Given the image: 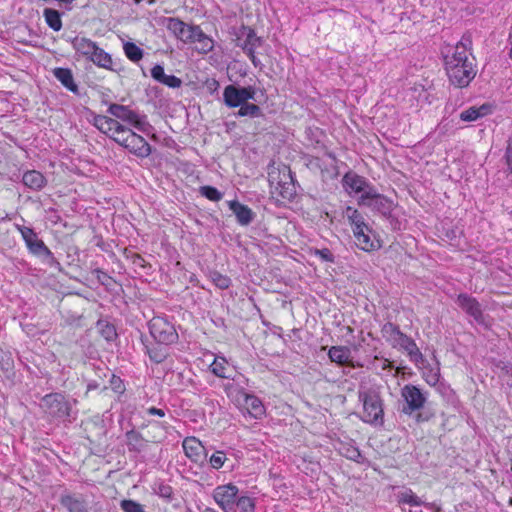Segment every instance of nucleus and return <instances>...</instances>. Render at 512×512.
I'll return each mask as SVG.
<instances>
[{
  "instance_id": "29",
  "label": "nucleus",
  "mask_w": 512,
  "mask_h": 512,
  "mask_svg": "<svg viewBox=\"0 0 512 512\" xmlns=\"http://www.w3.org/2000/svg\"><path fill=\"white\" fill-rule=\"evenodd\" d=\"M399 350H403L404 352H406L410 360L414 362L416 365H419V363L424 362V357L421 351L419 350L415 341L411 339L409 336L404 341L403 346Z\"/></svg>"
},
{
  "instance_id": "25",
  "label": "nucleus",
  "mask_w": 512,
  "mask_h": 512,
  "mask_svg": "<svg viewBox=\"0 0 512 512\" xmlns=\"http://www.w3.org/2000/svg\"><path fill=\"white\" fill-rule=\"evenodd\" d=\"M422 365V377L426 383L430 386H436L440 380V363L435 359L434 364L426 362L424 359Z\"/></svg>"
},
{
  "instance_id": "46",
  "label": "nucleus",
  "mask_w": 512,
  "mask_h": 512,
  "mask_svg": "<svg viewBox=\"0 0 512 512\" xmlns=\"http://www.w3.org/2000/svg\"><path fill=\"white\" fill-rule=\"evenodd\" d=\"M147 353L152 361L155 363H161L165 360L167 352L162 348H149L147 347Z\"/></svg>"
},
{
  "instance_id": "42",
  "label": "nucleus",
  "mask_w": 512,
  "mask_h": 512,
  "mask_svg": "<svg viewBox=\"0 0 512 512\" xmlns=\"http://www.w3.org/2000/svg\"><path fill=\"white\" fill-rule=\"evenodd\" d=\"M200 194L211 201H219L222 199V193L212 186H202L200 187Z\"/></svg>"
},
{
  "instance_id": "15",
  "label": "nucleus",
  "mask_w": 512,
  "mask_h": 512,
  "mask_svg": "<svg viewBox=\"0 0 512 512\" xmlns=\"http://www.w3.org/2000/svg\"><path fill=\"white\" fill-rule=\"evenodd\" d=\"M167 29L175 35V37L184 43H192L194 34L199 26L188 25L178 18H169L167 21Z\"/></svg>"
},
{
  "instance_id": "24",
  "label": "nucleus",
  "mask_w": 512,
  "mask_h": 512,
  "mask_svg": "<svg viewBox=\"0 0 512 512\" xmlns=\"http://www.w3.org/2000/svg\"><path fill=\"white\" fill-rule=\"evenodd\" d=\"M151 76L154 80L158 81L161 84H164L170 88H179L182 84L180 78L174 75H167L164 71L163 66L155 65L151 69Z\"/></svg>"
},
{
  "instance_id": "50",
  "label": "nucleus",
  "mask_w": 512,
  "mask_h": 512,
  "mask_svg": "<svg viewBox=\"0 0 512 512\" xmlns=\"http://www.w3.org/2000/svg\"><path fill=\"white\" fill-rule=\"evenodd\" d=\"M2 360H3V368L8 369L9 366H10V359H9V357H7L6 359L3 358Z\"/></svg>"
},
{
  "instance_id": "43",
  "label": "nucleus",
  "mask_w": 512,
  "mask_h": 512,
  "mask_svg": "<svg viewBox=\"0 0 512 512\" xmlns=\"http://www.w3.org/2000/svg\"><path fill=\"white\" fill-rule=\"evenodd\" d=\"M123 512H145L144 506L134 500L124 499L120 502Z\"/></svg>"
},
{
  "instance_id": "39",
  "label": "nucleus",
  "mask_w": 512,
  "mask_h": 512,
  "mask_svg": "<svg viewBox=\"0 0 512 512\" xmlns=\"http://www.w3.org/2000/svg\"><path fill=\"white\" fill-rule=\"evenodd\" d=\"M238 107H239V110L236 113V115L238 117L248 116L251 118H255V117L261 116V109L256 104L248 103V101H247V102H244L243 104L239 105Z\"/></svg>"
},
{
  "instance_id": "52",
  "label": "nucleus",
  "mask_w": 512,
  "mask_h": 512,
  "mask_svg": "<svg viewBox=\"0 0 512 512\" xmlns=\"http://www.w3.org/2000/svg\"><path fill=\"white\" fill-rule=\"evenodd\" d=\"M328 159L330 160V164L333 165L335 162V158L331 153L327 154Z\"/></svg>"
},
{
  "instance_id": "8",
  "label": "nucleus",
  "mask_w": 512,
  "mask_h": 512,
  "mask_svg": "<svg viewBox=\"0 0 512 512\" xmlns=\"http://www.w3.org/2000/svg\"><path fill=\"white\" fill-rule=\"evenodd\" d=\"M263 42V39L256 35L254 29L247 26H242L240 29L237 45L242 48L255 67L262 65L261 61L256 57L255 51L262 46Z\"/></svg>"
},
{
  "instance_id": "34",
  "label": "nucleus",
  "mask_w": 512,
  "mask_h": 512,
  "mask_svg": "<svg viewBox=\"0 0 512 512\" xmlns=\"http://www.w3.org/2000/svg\"><path fill=\"white\" fill-rule=\"evenodd\" d=\"M192 43L198 44L197 49L201 53H208L213 49V40L208 37L200 27L196 31V34H194Z\"/></svg>"
},
{
  "instance_id": "14",
  "label": "nucleus",
  "mask_w": 512,
  "mask_h": 512,
  "mask_svg": "<svg viewBox=\"0 0 512 512\" xmlns=\"http://www.w3.org/2000/svg\"><path fill=\"white\" fill-rule=\"evenodd\" d=\"M152 427H155L159 434L153 435L148 439H145L139 432L130 430L126 433V444L130 451L140 452L144 449L146 442H160L165 438L164 426L159 422H153Z\"/></svg>"
},
{
  "instance_id": "49",
  "label": "nucleus",
  "mask_w": 512,
  "mask_h": 512,
  "mask_svg": "<svg viewBox=\"0 0 512 512\" xmlns=\"http://www.w3.org/2000/svg\"><path fill=\"white\" fill-rule=\"evenodd\" d=\"M147 413L151 416H158V417H164L165 416V410L156 408V407H150L147 409Z\"/></svg>"
},
{
  "instance_id": "37",
  "label": "nucleus",
  "mask_w": 512,
  "mask_h": 512,
  "mask_svg": "<svg viewBox=\"0 0 512 512\" xmlns=\"http://www.w3.org/2000/svg\"><path fill=\"white\" fill-rule=\"evenodd\" d=\"M46 23L54 31H60L62 28L61 14L54 9L46 8L43 12Z\"/></svg>"
},
{
  "instance_id": "57",
  "label": "nucleus",
  "mask_w": 512,
  "mask_h": 512,
  "mask_svg": "<svg viewBox=\"0 0 512 512\" xmlns=\"http://www.w3.org/2000/svg\"><path fill=\"white\" fill-rule=\"evenodd\" d=\"M422 420H423V419H422V417H421V414H418V415H417V417H416V421H417V422H420V421H422Z\"/></svg>"
},
{
  "instance_id": "27",
  "label": "nucleus",
  "mask_w": 512,
  "mask_h": 512,
  "mask_svg": "<svg viewBox=\"0 0 512 512\" xmlns=\"http://www.w3.org/2000/svg\"><path fill=\"white\" fill-rule=\"evenodd\" d=\"M23 184L32 190H41L47 184L44 175L36 170L26 171L22 177Z\"/></svg>"
},
{
  "instance_id": "22",
  "label": "nucleus",
  "mask_w": 512,
  "mask_h": 512,
  "mask_svg": "<svg viewBox=\"0 0 512 512\" xmlns=\"http://www.w3.org/2000/svg\"><path fill=\"white\" fill-rule=\"evenodd\" d=\"M228 206L240 225L246 226L252 222L254 213L248 206L236 200L229 201Z\"/></svg>"
},
{
  "instance_id": "19",
  "label": "nucleus",
  "mask_w": 512,
  "mask_h": 512,
  "mask_svg": "<svg viewBox=\"0 0 512 512\" xmlns=\"http://www.w3.org/2000/svg\"><path fill=\"white\" fill-rule=\"evenodd\" d=\"M355 243L363 251H373L379 248V242L371 237V230L368 225L353 231Z\"/></svg>"
},
{
  "instance_id": "30",
  "label": "nucleus",
  "mask_w": 512,
  "mask_h": 512,
  "mask_svg": "<svg viewBox=\"0 0 512 512\" xmlns=\"http://www.w3.org/2000/svg\"><path fill=\"white\" fill-rule=\"evenodd\" d=\"M329 359L339 365H343L350 360L351 351L346 346H332L328 351Z\"/></svg>"
},
{
  "instance_id": "1",
  "label": "nucleus",
  "mask_w": 512,
  "mask_h": 512,
  "mask_svg": "<svg viewBox=\"0 0 512 512\" xmlns=\"http://www.w3.org/2000/svg\"><path fill=\"white\" fill-rule=\"evenodd\" d=\"M93 125L135 156L146 158L151 154L150 144L119 121L104 115H96L93 118Z\"/></svg>"
},
{
  "instance_id": "40",
  "label": "nucleus",
  "mask_w": 512,
  "mask_h": 512,
  "mask_svg": "<svg viewBox=\"0 0 512 512\" xmlns=\"http://www.w3.org/2000/svg\"><path fill=\"white\" fill-rule=\"evenodd\" d=\"M339 451L341 455L346 457L347 459L360 462L362 455L357 447L351 444H341L339 447Z\"/></svg>"
},
{
  "instance_id": "55",
  "label": "nucleus",
  "mask_w": 512,
  "mask_h": 512,
  "mask_svg": "<svg viewBox=\"0 0 512 512\" xmlns=\"http://www.w3.org/2000/svg\"><path fill=\"white\" fill-rule=\"evenodd\" d=\"M45 260H47V262L49 264H53V263H56V265H59V262H56V260L54 259V261H51L49 258H44Z\"/></svg>"
},
{
  "instance_id": "10",
  "label": "nucleus",
  "mask_w": 512,
  "mask_h": 512,
  "mask_svg": "<svg viewBox=\"0 0 512 512\" xmlns=\"http://www.w3.org/2000/svg\"><path fill=\"white\" fill-rule=\"evenodd\" d=\"M239 489L233 483L219 485L213 490V499L224 512H235Z\"/></svg>"
},
{
  "instance_id": "56",
  "label": "nucleus",
  "mask_w": 512,
  "mask_h": 512,
  "mask_svg": "<svg viewBox=\"0 0 512 512\" xmlns=\"http://www.w3.org/2000/svg\"><path fill=\"white\" fill-rule=\"evenodd\" d=\"M510 57L512 59V35L510 36Z\"/></svg>"
},
{
  "instance_id": "20",
  "label": "nucleus",
  "mask_w": 512,
  "mask_h": 512,
  "mask_svg": "<svg viewBox=\"0 0 512 512\" xmlns=\"http://www.w3.org/2000/svg\"><path fill=\"white\" fill-rule=\"evenodd\" d=\"M382 336L383 338L396 349H400L403 346L404 341L408 338L406 334L400 331V329L388 322L382 327Z\"/></svg>"
},
{
  "instance_id": "58",
  "label": "nucleus",
  "mask_w": 512,
  "mask_h": 512,
  "mask_svg": "<svg viewBox=\"0 0 512 512\" xmlns=\"http://www.w3.org/2000/svg\"><path fill=\"white\" fill-rule=\"evenodd\" d=\"M389 365H390V364H389L388 359H385V364H384V367H383V368L385 369V368H386V367H388Z\"/></svg>"
},
{
  "instance_id": "2",
  "label": "nucleus",
  "mask_w": 512,
  "mask_h": 512,
  "mask_svg": "<svg viewBox=\"0 0 512 512\" xmlns=\"http://www.w3.org/2000/svg\"><path fill=\"white\" fill-rule=\"evenodd\" d=\"M471 39L463 36L445 55V69L450 82L457 87H466L475 77L474 58L470 53Z\"/></svg>"
},
{
  "instance_id": "44",
  "label": "nucleus",
  "mask_w": 512,
  "mask_h": 512,
  "mask_svg": "<svg viewBox=\"0 0 512 512\" xmlns=\"http://www.w3.org/2000/svg\"><path fill=\"white\" fill-rule=\"evenodd\" d=\"M210 277L212 282L220 289H227L231 285L230 278L219 272H212Z\"/></svg>"
},
{
  "instance_id": "12",
  "label": "nucleus",
  "mask_w": 512,
  "mask_h": 512,
  "mask_svg": "<svg viewBox=\"0 0 512 512\" xmlns=\"http://www.w3.org/2000/svg\"><path fill=\"white\" fill-rule=\"evenodd\" d=\"M358 204L386 215L391 212L393 202L384 195L379 194L373 187L366 194L360 195Z\"/></svg>"
},
{
  "instance_id": "48",
  "label": "nucleus",
  "mask_w": 512,
  "mask_h": 512,
  "mask_svg": "<svg viewBox=\"0 0 512 512\" xmlns=\"http://www.w3.org/2000/svg\"><path fill=\"white\" fill-rule=\"evenodd\" d=\"M156 493L162 498L170 499L172 497V488L169 485L160 484Z\"/></svg>"
},
{
  "instance_id": "53",
  "label": "nucleus",
  "mask_w": 512,
  "mask_h": 512,
  "mask_svg": "<svg viewBox=\"0 0 512 512\" xmlns=\"http://www.w3.org/2000/svg\"><path fill=\"white\" fill-rule=\"evenodd\" d=\"M152 423H153V422H151V423L149 424V426H150V428H151V429L155 430V431H153V434H154V435H158V434H159V432H158V430H157L155 427H152V425H151Z\"/></svg>"
},
{
  "instance_id": "35",
  "label": "nucleus",
  "mask_w": 512,
  "mask_h": 512,
  "mask_svg": "<svg viewBox=\"0 0 512 512\" xmlns=\"http://www.w3.org/2000/svg\"><path fill=\"white\" fill-rule=\"evenodd\" d=\"M211 372L217 377L231 378V375L227 373L228 370V362L225 357L216 356L214 361L210 365Z\"/></svg>"
},
{
  "instance_id": "54",
  "label": "nucleus",
  "mask_w": 512,
  "mask_h": 512,
  "mask_svg": "<svg viewBox=\"0 0 512 512\" xmlns=\"http://www.w3.org/2000/svg\"><path fill=\"white\" fill-rule=\"evenodd\" d=\"M203 512H218V511H216V510H215V509H213V508H209V507H207V508H205V509H204V511H203Z\"/></svg>"
},
{
  "instance_id": "33",
  "label": "nucleus",
  "mask_w": 512,
  "mask_h": 512,
  "mask_svg": "<svg viewBox=\"0 0 512 512\" xmlns=\"http://www.w3.org/2000/svg\"><path fill=\"white\" fill-rule=\"evenodd\" d=\"M397 501L399 504H407L409 506H421L423 501L409 488H405L398 492Z\"/></svg>"
},
{
  "instance_id": "23",
  "label": "nucleus",
  "mask_w": 512,
  "mask_h": 512,
  "mask_svg": "<svg viewBox=\"0 0 512 512\" xmlns=\"http://www.w3.org/2000/svg\"><path fill=\"white\" fill-rule=\"evenodd\" d=\"M60 503L68 512H87L86 501L80 495L63 494L60 497Z\"/></svg>"
},
{
  "instance_id": "45",
  "label": "nucleus",
  "mask_w": 512,
  "mask_h": 512,
  "mask_svg": "<svg viewBox=\"0 0 512 512\" xmlns=\"http://www.w3.org/2000/svg\"><path fill=\"white\" fill-rule=\"evenodd\" d=\"M226 460H227V457L223 451H216L215 453H213L210 456L209 464L213 469L218 470L223 467Z\"/></svg>"
},
{
  "instance_id": "26",
  "label": "nucleus",
  "mask_w": 512,
  "mask_h": 512,
  "mask_svg": "<svg viewBox=\"0 0 512 512\" xmlns=\"http://www.w3.org/2000/svg\"><path fill=\"white\" fill-rule=\"evenodd\" d=\"M72 46L75 51L82 56L90 59L93 53L97 51L98 45L96 42L85 37H75L72 41Z\"/></svg>"
},
{
  "instance_id": "3",
  "label": "nucleus",
  "mask_w": 512,
  "mask_h": 512,
  "mask_svg": "<svg viewBox=\"0 0 512 512\" xmlns=\"http://www.w3.org/2000/svg\"><path fill=\"white\" fill-rule=\"evenodd\" d=\"M358 397L363 405L361 419L369 424H382L384 411L379 392L372 387L360 386Z\"/></svg>"
},
{
  "instance_id": "6",
  "label": "nucleus",
  "mask_w": 512,
  "mask_h": 512,
  "mask_svg": "<svg viewBox=\"0 0 512 512\" xmlns=\"http://www.w3.org/2000/svg\"><path fill=\"white\" fill-rule=\"evenodd\" d=\"M149 331L159 344L171 345L178 341V333L174 325L164 317H153L149 321Z\"/></svg>"
},
{
  "instance_id": "41",
  "label": "nucleus",
  "mask_w": 512,
  "mask_h": 512,
  "mask_svg": "<svg viewBox=\"0 0 512 512\" xmlns=\"http://www.w3.org/2000/svg\"><path fill=\"white\" fill-rule=\"evenodd\" d=\"M235 506L240 512H255V502L248 496H238Z\"/></svg>"
},
{
  "instance_id": "17",
  "label": "nucleus",
  "mask_w": 512,
  "mask_h": 512,
  "mask_svg": "<svg viewBox=\"0 0 512 512\" xmlns=\"http://www.w3.org/2000/svg\"><path fill=\"white\" fill-rule=\"evenodd\" d=\"M342 185L349 195H363L372 188L364 177L353 172H348L343 176Z\"/></svg>"
},
{
  "instance_id": "51",
  "label": "nucleus",
  "mask_w": 512,
  "mask_h": 512,
  "mask_svg": "<svg viewBox=\"0 0 512 512\" xmlns=\"http://www.w3.org/2000/svg\"><path fill=\"white\" fill-rule=\"evenodd\" d=\"M311 165H314V166H317L319 167L320 169H322L320 163H319V159L318 158H315L314 160L311 161Z\"/></svg>"
},
{
  "instance_id": "31",
  "label": "nucleus",
  "mask_w": 512,
  "mask_h": 512,
  "mask_svg": "<svg viewBox=\"0 0 512 512\" xmlns=\"http://www.w3.org/2000/svg\"><path fill=\"white\" fill-rule=\"evenodd\" d=\"M92 61L95 65L98 67L107 69V70H113V60L110 54L105 52L102 48L99 46L97 47V51L93 53L91 58L89 59Z\"/></svg>"
},
{
  "instance_id": "9",
  "label": "nucleus",
  "mask_w": 512,
  "mask_h": 512,
  "mask_svg": "<svg viewBox=\"0 0 512 512\" xmlns=\"http://www.w3.org/2000/svg\"><path fill=\"white\" fill-rule=\"evenodd\" d=\"M15 228L21 234L30 253L38 257L49 258L51 261H54V256L51 250L41 239L38 238L37 233L31 227L15 224Z\"/></svg>"
},
{
  "instance_id": "28",
  "label": "nucleus",
  "mask_w": 512,
  "mask_h": 512,
  "mask_svg": "<svg viewBox=\"0 0 512 512\" xmlns=\"http://www.w3.org/2000/svg\"><path fill=\"white\" fill-rule=\"evenodd\" d=\"M55 78L69 91L78 93V86L74 82L72 71L68 68H55L53 71Z\"/></svg>"
},
{
  "instance_id": "38",
  "label": "nucleus",
  "mask_w": 512,
  "mask_h": 512,
  "mask_svg": "<svg viewBox=\"0 0 512 512\" xmlns=\"http://www.w3.org/2000/svg\"><path fill=\"white\" fill-rule=\"evenodd\" d=\"M123 50L126 57L132 62H138L143 58V50L133 42H125Z\"/></svg>"
},
{
  "instance_id": "13",
  "label": "nucleus",
  "mask_w": 512,
  "mask_h": 512,
  "mask_svg": "<svg viewBox=\"0 0 512 512\" xmlns=\"http://www.w3.org/2000/svg\"><path fill=\"white\" fill-rule=\"evenodd\" d=\"M41 406L53 417L64 418L70 415V404L60 393L45 395Z\"/></svg>"
},
{
  "instance_id": "21",
  "label": "nucleus",
  "mask_w": 512,
  "mask_h": 512,
  "mask_svg": "<svg viewBox=\"0 0 512 512\" xmlns=\"http://www.w3.org/2000/svg\"><path fill=\"white\" fill-rule=\"evenodd\" d=\"M493 108V105L490 103H484L480 106H471L460 113V119L464 122L477 121L492 114Z\"/></svg>"
},
{
  "instance_id": "36",
  "label": "nucleus",
  "mask_w": 512,
  "mask_h": 512,
  "mask_svg": "<svg viewBox=\"0 0 512 512\" xmlns=\"http://www.w3.org/2000/svg\"><path fill=\"white\" fill-rule=\"evenodd\" d=\"M96 328L98 333L106 340L113 341L117 337L116 329L113 324L109 323L107 320L100 319L96 323Z\"/></svg>"
},
{
  "instance_id": "32",
  "label": "nucleus",
  "mask_w": 512,
  "mask_h": 512,
  "mask_svg": "<svg viewBox=\"0 0 512 512\" xmlns=\"http://www.w3.org/2000/svg\"><path fill=\"white\" fill-rule=\"evenodd\" d=\"M344 216L348 219L350 225L352 226V231L357 230L359 228H364L367 224L364 221V217L362 214L355 208L348 206L344 211Z\"/></svg>"
},
{
  "instance_id": "4",
  "label": "nucleus",
  "mask_w": 512,
  "mask_h": 512,
  "mask_svg": "<svg viewBox=\"0 0 512 512\" xmlns=\"http://www.w3.org/2000/svg\"><path fill=\"white\" fill-rule=\"evenodd\" d=\"M227 396L241 409L255 418L260 419L265 415V407L262 401L255 395L247 393L243 388L234 383L224 385Z\"/></svg>"
},
{
  "instance_id": "7",
  "label": "nucleus",
  "mask_w": 512,
  "mask_h": 512,
  "mask_svg": "<svg viewBox=\"0 0 512 512\" xmlns=\"http://www.w3.org/2000/svg\"><path fill=\"white\" fill-rule=\"evenodd\" d=\"M401 398L404 401L402 412L410 416L425 406L427 393L415 385L406 384L401 388Z\"/></svg>"
},
{
  "instance_id": "16",
  "label": "nucleus",
  "mask_w": 512,
  "mask_h": 512,
  "mask_svg": "<svg viewBox=\"0 0 512 512\" xmlns=\"http://www.w3.org/2000/svg\"><path fill=\"white\" fill-rule=\"evenodd\" d=\"M456 303L467 315L472 317L475 322L479 324L484 322L483 311L476 298L466 293H461L457 296Z\"/></svg>"
},
{
  "instance_id": "47",
  "label": "nucleus",
  "mask_w": 512,
  "mask_h": 512,
  "mask_svg": "<svg viewBox=\"0 0 512 512\" xmlns=\"http://www.w3.org/2000/svg\"><path fill=\"white\" fill-rule=\"evenodd\" d=\"M314 254L325 262L333 263L335 261L334 255L328 248L316 249Z\"/></svg>"
},
{
  "instance_id": "11",
  "label": "nucleus",
  "mask_w": 512,
  "mask_h": 512,
  "mask_svg": "<svg viewBox=\"0 0 512 512\" xmlns=\"http://www.w3.org/2000/svg\"><path fill=\"white\" fill-rule=\"evenodd\" d=\"M255 97V89L252 86L237 87L235 85H228L223 91V100L226 106L236 108L239 105L253 100Z\"/></svg>"
},
{
  "instance_id": "5",
  "label": "nucleus",
  "mask_w": 512,
  "mask_h": 512,
  "mask_svg": "<svg viewBox=\"0 0 512 512\" xmlns=\"http://www.w3.org/2000/svg\"><path fill=\"white\" fill-rule=\"evenodd\" d=\"M108 113L115 118L114 120L126 122L140 132L148 133L151 128L145 115H140L127 106L111 104L108 108Z\"/></svg>"
},
{
  "instance_id": "18",
  "label": "nucleus",
  "mask_w": 512,
  "mask_h": 512,
  "mask_svg": "<svg viewBox=\"0 0 512 512\" xmlns=\"http://www.w3.org/2000/svg\"><path fill=\"white\" fill-rule=\"evenodd\" d=\"M182 446L185 455L195 463H200L207 458L205 447L196 437H186Z\"/></svg>"
}]
</instances>
